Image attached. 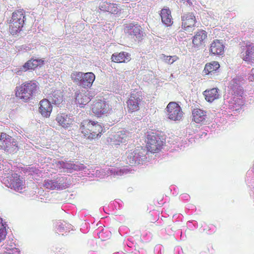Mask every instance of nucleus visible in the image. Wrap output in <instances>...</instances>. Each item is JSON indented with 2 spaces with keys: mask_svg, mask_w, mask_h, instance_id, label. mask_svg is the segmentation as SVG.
<instances>
[{
  "mask_svg": "<svg viewBox=\"0 0 254 254\" xmlns=\"http://www.w3.org/2000/svg\"><path fill=\"white\" fill-rule=\"evenodd\" d=\"M79 130L84 138L92 140L101 136L103 128L97 122L85 120L81 123Z\"/></svg>",
  "mask_w": 254,
  "mask_h": 254,
  "instance_id": "nucleus-1",
  "label": "nucleus"
},
{
  "mask_svg": "<svg viewBox=\"0 0 254 254\" xmlns=\"http://www.w3.org/2000/svg\"><path fill=\"white\" fill-rule=\"evenodd\" d=\"M16 96L25 101H28L38 92V82L35 81L25 82L18 88L16 87Z\"/></svg>",
  "mask_w": 254,
  "mask_h": 254,
  "instance_id": "nucleus-2",
  "label": "nucleus"
},
{
  "mask_svg": "<svg viewBox=\"0 0 254 254\" xmlns=\"http://www.w3.org/2000/svg\"><path fill=\"white\" fill-rule=\"evenodd\" d=\"M147 151L142 147H137L133 151L130 150L126 153V161L130 166L142 164L146 159Z\"/></svg>",
  "mask_w": 254,
  "mask_h": 254,
  "instance_id": "nucleus-3",
  "label": "nucleus"
},
{
  "mask_svg": "<svg viewBox=\"0 0 254 254\" xmlns=\"http://www.w3.org/2000/svg\"><path fill=\"white\" fill-rule=\"evenodd\" d=\"M165 141V138L161 133L152 132L147 135V148L150 152L155 153L161 148Z\"/></svg>",
  "mask_w": 254,
  "mask_h": 254,
  "instance_id": "nucleus-4",
  "label": "nucleus"
},
{
  "mask_svg": "<svg viewBox=\"0 0 254 254\" xmlns=\"http://www.w3.org/2000/svg\"><path fill=\"white\" fill-rule=\"evenodd\" d=\"M55 166L58 170L61 172L72 173L73 171H83L85 172V170L86 167L83 164L78 162L73 163L71 161H58L55 162Z\"/></svg>",
  "mask_w": 254,
  "mask_h": 254,
  "instance_id": "nucleus-5",
  "label": "nucleus"
},
{
  "mask_svg": "<svg viewBox=\"0 0 254 254\" xmlns=\"http://www.w3.org/2000/svg\"><path fill=\"white\" fill-rule=\"evenodd\" d=\"M0 149L9 153H14L17 150V141L5 133H1L0 138Z\"/></svg>",
  "mask_w": 254,
  "mask_h": 254,
  "instance_id": "nucleus-6",
  "label": "nucleus"
},
{
  "mask_svg": "<svg viewBox=\"0 0 254 254\" xmlns=\"http://www.w3.org/2000/svg\"><path fill=\"white\" fill-rule=\"evenodd\" d=\"M126 34L131 38L140 40L144 36V33L141 26L138 24L129 23L124 28Z\"/></svg>",
  "mask_w": 254,
  "mask_h": 254,
  "instance_id": "nucleus-7",
  "label": "nucleus"
},
{
  "mask_svg": "<svg viewBox=\"0 0 254 254\" xmlns=\"http://www.w3.org/2000/svg\"><path fill=\"white\" fill-rule=\"evenodd\" d=\"M168 118L171 120L180 121L183 116L181 107L176 102H170L167 108Z\"/></svg>",
  "mask_w": 254,
  "mask_h": 254,
  "instance_id": "nucleus-8",
  "label": "nucleus"
},
{
  "mask_svg": "<svg viewBox=\"0 0 254 254\" xmlns=\"http://www.w3.org/2000/svg\"><path fill=\"white\" fill-rule=\"evenodd\" d=\"M126 173V171L125 169L106 167L102 169L96 170L93 174L99 178H104L110 175L122 176Z\"/></svg>",
  "mask_w": 254,
  "mask_h": 254,
  "instance_id": "nucleus-9",
  "label": "nucleus"
},
{
  "mask_svg": "<svg viewBox=\"0 0 254 254\" xmlns=\"http://www.w3.org/2000/svg\"><path fill=\"white\" fill-rule=\"evenodd\" d=\"M241 56L243 60L253 63L254 61V44L248 43L241 47Z\"/></svg>",
  "mask_w": 254,
  "mask_h": 254,
  "instance_id": "nucleus-10",
  "label": "nucleus"
},
{
  "mask_svg": "<svg viewBox=\"0 0 254 254\" xmlns=\"http://www.w3.org/2000/svg\"><path fill=\"white\" fill-rule=\"evenodd\" d=\"M182 27L188 31H190L195 26L196 22L195 17L192 12H189L183 14L182 17Z\"/></svg>",
  "mask_w": 254,
  "mask_h": 254,
  "instance_id": "nucleus-11",
  "label": "nucleus"
},
{
  "mask_svg": "<svg viewBox=\"0 0 254 254\" xmlns=\"http://www.w3.org/2000/svg\"><path fill=\"white\" fill-rule=\"evenodd\" d=\"M109 110V105L105 101L101 100L95 102L92 108L93 113L97 117H100L102 115L107 113Z\"/></svg>",
  "mask_w": 254,
  "mask_h": 254,
  "instance_id": "nucleus-12",
  "label": "nucleus"
},
{
  "mask_svg": "<svg viewBox=\"0 0 254 254\" xmlns=\"http://www.w3.org/2000/svg\"><path fill=\"white\" fill-rule=\"evenodd\" d=\"M44 61L41 59H31L27 61L21 68L18 69L16 73L20 75L22 71H26L28 69H33L36 68L38 66L43 64Z\"/></svg>",
  "mask_w": 254,
  "mask_h": 254,
  "instance_id": "nucleus-13",
  "label": "nucleus"
},
{
  "mask_svg": "<svg viewBox=\"0 0 254 254\" xmlns=\"http://www.w3.org/2000/svg\"><path fill=\"white\" fill-rule=\"evenodd\" d=\"M75 96L76 103L81 105V107L86 105L91 100L89 93L83 90H77L75 93Z\"/></svg>",
  "mask_w": 254,
  "mask_h": 254,
  "instance_id": "nucleus-14",
  "label": "nucleus"
},
{
  "mask_svg": "<svg viewBox=\"0 0 254 254\" xmlns=\"http://www.w3.org/2000/svg\"><path fill=\"white\" fill-rule=\"evenodd\" d=\"M141 100V99L139 94L132 93L127 102V107L129 110L131 112L138 110Z\"/></svg>",
  "mask_w": 254,
  "mask_h": 254,
  "instance_id": "nucleus-15",
  "label": "nucleus"
},
{
  "mask_svg": "<svg viewBox=\"0 0 254 254\" xmlns=\"http://www.w3.org/2000/svg\"><path fill=\"white\" fill-rule=\"evenodd\" d=\"M9 186L8 187L13 189L16 191L21 192L22 190L24 188L23 181L20 178V176H18L17 174H14L9 179Z\"/></svg>",
  "mask_w": 254,
  "mask_h": 254,
  "instance_id": "nucleus-16",
  "label": "nucleus"
},
{
  "mask_svg": "<svg viewBox=\"0 0 254 254\" xmlns=\"http://www.w3.org/2000/svg\"><path fill=\"white\" fill-rule=\"evenodd\" d=\"M207 33L203 30L198 31L193 37L192 43L195 47H200L205 43Z\"/></svg>",
  "mask_w": 254,
  "mask_h": 254,
  "instance_id": "nucleus-17",
  "label": "nucleus"
},
{
  "mask_svg": "<svg viewBox=\"0 0 254 254\" xmlns=\"http://www.w3.org/2000/svg\"><path fill=\"white\" fill-rule=\"evenodd\" d=\"M51 103L49 100L45 99L40 102L39 112L44 117H49L52 110Z\"/></svg>",
  "mask_w": 254,
  "mask_h": 254,
  "instance_id": "nucleus-18",
  "label": "nucleus"
},
{
  "mask_svg": "<svg viewBox=\"0 0 254 254\" xmlns=\"http://www.w3.org/2000/svg\"><path fill=\"white\" fill-rule=\"evenodd\" d=\"M95 79V75L91 72L84 73L79 86L84 88H89L91 87Z\"/></svg>",
  "mask_w": 254,
  "mask_h": 254,
  "instance_id": "nucleus-19",
  "label": "nucleus"
},
{
  "mask_svg": "<svg viewBox=\"0 0 254 254\" xmlns=\"http://www.w3.org/2000/svg\"><path fill=\"white\" fill-rule=\"evenodd\" d=\"M224 48L222 42L216 39L210 44L209 51L213 55H222L224 53Z\"/></svg>",
  "mask_w": 254,
  "mask_h": 254,
  "instance_id": "nucleus-20",
  "label": "nucleus"
},
{
  "mask_svg": "<svg viewBox=\"0 0 254 254\" xmlns=\"http://www.w3.org/2000/svg\"><path fill=\"white\" fill-rule=\"evenodd\" d=\"M57 190H64L67 188L70 184L69 179L64 176H58L54 178Z\"/></svg>",
  "mask_w": 254,
  "mask_h": 254,
  "instance_id": "nucleus-21",
  "label": "nucleus"
},
{
  "mask_svg": "<svg viewBox=\"0 0 254 254\" xmlns=\"http://www.w3.org/2000/svg\"><path fill=\"white\" fill-rule=\"evenodd\" d=\"M230 88L232 94L238 97H242L244 93L242 87L240 85V81L236 78L233 79L230 83Z\"/></svg>",
  "mask_w": 254,
  "mask_h": 254,
  "instance_id": "nucleus-22",
  "label": "nucleus"
},
{
  "mask_svg": "<svg viewBox=\"0 0 254 254\" xmlns=\"http://www.w3.org/2000/svg\"><path fill=\"white\" fill-rule=\"evenodd\" d=\"M192 120L197 124H204L205 122L206 112L199 109H194L192 111Z\"/></svg>",
  "mask_w": 254,
  "mask_h": 254,
  "instance_id": "nucleus-23",
  "label": "nucleus"
},
{
  "mask_svg": "<svg viewBox=\"0 0 254 254\" xmlns=\"http://www.w3.org/2000/svg\"><path fill=\"white\" fill-rule=\"evenodd\" d=\"M112 61L116 63H125L130 60V55L127 52H122L120 53L113 54Z\"/></svg>",
  "mask_w": 254,
  "mask_h": 254,
  "instance_id": "nucleus-24",
  "label": "nucleus"
},
{
  "mask_svg": "<svg viewBox=\"0 0 254 254\" xmlns=\"http://www.w3.org/2000/svg\"><path fill=\"white\" fill-rule=\"evenodd\" d=\"M56 121L63 127H68L73 123L72 117L67 115H58L56 118Z\"/></svg>",
  "mask_w": 254,
  "mask_h": 254,
  "instance_id": "nucleus-25",
  "label": "nucleus"
},
{
  "mask_svg": "<svg viewBox=\"0 0 254 254\" xmlns=\"http://www.w3.org/2000/svg\"><path fill=\"white\" fill-rule=\"evenodd\" d=\"M160 16L162 23L165 25L169 26L172 24V17L169 9L163 8L161 11Z\"/></svg>",
  "mask_w": 254,
  "mask_h": 254,
  "instance_id": "nucleus-26",
  "label": "nucleus"
},
{
  "mask_svg": "<svg viewBox=\"0 0 254 254\" xmlns=\"http://www.w3.org/2000/svg\"><path fill=\"white\" fill-rule=\"evenodd\" d=\"M48 100L51 104L59 105L63 101L62 93L60 90L55 91L49 95Z\"/></svg>",
  "mask_w": 254,
  "mask_h": 254,
  "instance_id": "nucleus-27",
  "label": "nucleus"
},
{
  "mask_svg": "<svg viewBox=\"0 0 254 254\" xmlns=\"http://www.w3.org/2000/svg\"><path fill=\"white\" fill-rule=\"evenodd\" d=\"M203 94L205 96V99L209 102H212L219 97L217 89L216 88L206 90L203 92Z\"/></svg>",
  "mask_w": 254,
  "mask_h": 254,
  "instance_id": "nucleus-28",
  "label": "nucleus"
},
{
  "mask_svg": "<svg viewBox=\"0 0 254 254\" xmlns=\"http://www.w3.org/2000/svg\"><path fill=\"white\" fill-rule=\"evenodd\" d=\"M55 229L57 233H62L64 231H69L72 226L70 224H67L64 221H57L54 223Z\"/></svg>",
  "mask_w": 254,
  "mask_h": 254,
  "instance_id": "nucleus-29",
  "label": "nucleus"
},
{
  "mask_svg": "<svg viewBox=\"0 0 254 254\" xmlns=\"http://www.w3.org/2000/svg\"><path fill=\"white\" fill-rule=\"evenodd\" d=\"M24 23L20 22H15L10 21L9 22V32L11 34L15 35L19 32L23 26Z\"/></svg>",
  "mask_w": 254,
  "mask_h": 254,
  "instance_id": "nucleus-30",
  "label": "nucleus"
},
{
  "mask_svg": "<svg viewBox=\"0 0 254 254\" xmlns=\"http://www.w3.org/2000/svg\"><path fill=\"white\" fill-rule=\"evenodd\" d=\"M114 138L118 142L125 143L129 139V133L125 130H121L115 135Z\"/></svg>",
  "mask_w": 254,
  "mask_h": 254,
  "instance_id": "nucleus-31",
  "label": "nucleus"
},
{
  "mask_svg": "<svg viewBox=\"0 0 254 254\" xmlns=\"http://www.w3.org/2000/svg\"><path fill=\"white\" fill-rule=\"evenodd\" d=\"M25 20V15L22 11L17 10L12 13L11 21L15 22L24 23Z\"/></svg>",
  "mask_w": 254,
  "mask_h": 254,
  "instance_id": "nucleus-32",
  "label": "nucleus"
},
{
  "mask_svg": "<svg viewBox=\"0 0 254 254\" xmlns=\"http://www.w3.org/2000/svg\"><path fill=\"white\" fill-rule=\"evenodd\" d=\"M220 67V65L217 62H213L211 63L207 64L205 65L204 71L206 73H210L216 71Z\"/></svg>",
  "mask_w": 254,
  "mask_h": 254,
  "instance_id": "nucleus-33",
  "label": "nucleus"
},
{
  "mask_svg": "<svg viewBox=\"0 0 254 254\" xmlns=\"http://www.w3.org/2000/svg\"><path fill=\"white\" fill-rule=\"evenodd\" d=\"M84 73L82 72L74 71L71 73V78L74 82L79 86Z\"/></svg>",
  "mask_w": 254,
  "mask_h": 254,
  "instance_id": "nucleus-34",
  "label": "nucleus"
},
{
  "mask_svg": "<svg viewBox=\"0 0 254 254\" xmlns=\"http://www.w3.org/2000/svg\"><path fill=\"white\" fill-rule=\"evenodd\" d=\"M108 9L107 12L112 14H117L121 11L120 7L116 3H109Z\"/></svg>",
  "mask_w": 254,
  "mask_h": 254,
  "instance_id": "nucleus-35",
  "label": "nucleus"
},
{
  "mask_svg": "<svg viewBox=\"0 0 254 254\" xmlns=\"http://www.w3.org/2000/svg\"><path fill=\"white\" fill-rule=\"evenodd\" d=\"M161 59H162L165 63L168 64H172L174 62L176 61L178 59V58L176 56H167L162 54L161 56Z\"/></svg>",
  "mask_w": 254,
  "mask_h": 254,
  "instance_id": "nucleus-36",
  "label": "nucleus"
},
{
  "mask_svg": "<svg viewBox=\"0 0 254 254\" xmlns=\"http://www.w3.org/2000/svg\"><path fill=\"white\" fill-rule=\"evenodd\" d=\"M43 185L47 189L52 190H56L54 178L51 180H45L44 182Z\"/></svg>",
  "mask_w": 254,
  "mask_h": 254,
  "instance_id": "nucleus-37",
  "label": "nucleus"
},
{
  "mask_svg": "<svg viewBox=\"0 0 254 254\" xmlns=\"http://www.w3.org/2000/svg\"><path fill=\"white\" fill-rule=\"evenodd\" d=\"M109 4V2L107 1L102 0L99 3V8L101 11H107Z\"/></svg>",
  "mask_w": 254,
  "mask_h": 254,
  "instance_id": "nucleus-38",
  "label": "nucleus"
},
{
  "mask_svg": "<svg viewBox=\"0 0 254 254\" xmlns=\"http://www.w3.org/2000/svg\"><path fill=\"white\" fill-rule=\"evenodd\" d=\"M3 249H5L6 250V251H4L3 253H0V254H20L19 252L16 248H9L8 249L7 248H5L4 247H3Z\"/></svg>",
  "mask_w": 254,
  "mask_h": 254,
  "instance_id": "nucleus-39",
  "label": "nucleus"
},
{
  "mask_svg": "<svg viewBox=\"0 0 254 254\" xmlns=\"http://www.w3.org/2000/svg\"><path fill=\"white\" fill-rule=\"evenodd\" d=\"M237 99H238V98H237L236 100H234V102H232V103H231V105H229V108L233 109V110H236V111L239 110L240 105L241 104H242L243 103V102L241 101V104H238V105H237L235 103V102H236V100Z\"/></svg>",
  "mask_w": 254,
  "mask_h": 254,
  "instance_id": "nucleus-40",
  "label": "nucleus"
},
{
  "mask_svg": "<svg viewBox=\"0 0 254 254\" xmlns=\"http://www.w3.org/2000/svg\"><path fill=\"white\" fill-rule=\"evenodd\" d=\"M249 79L251 81L254 80V68L251 70V73L249 76Z\"/></svg>",
  "mask_w": 254,
  "mask_h": 254,
  "instance_id": "nucleus-41",
  "label": "nucleus"
},
{
  "mask_svg": "<svg viewBox=\"0 0 254 254\" xmlns=\"http://www.w3.org/2000/svg\"><path fill=\"white\" fill-rule=\"evenodd\" d=\"M0 223L1 224V226L3 227V228H5V229H6V226H7V224L6 222L3 223V220L2 218L0 219Z\"/></svg>",
  "mask_w": 254,
  "mask_h": 254,
  "instance_id": "nucleus-42",
  "label": "nucleus"
},
{
  "mask_svg": "<svg viewBox=\"0 0 254 254\" xmlns=\"http://www.w3.org/2000/svg\"><path fill=\"white\" fill-rule=\"evenodd\" d=\"M65 252L64 250H63L62 249H60L58 251V252L57 253H56L55 254H65Z\"/></svg>",
  "mask_w": 254,
  "mask_h": 254,
  "instance_id": "nucleus-43",
  "label": "nucleus"
},
{
  "mask_svg": "<svg viewBox=\"0 0 254 254\" xmlns=\"http://www.w3.org/2000/svg\"><path fill=\"white\" fill-rule=\"evenodd\" d=\"M182 198H184L185 199H188L190 197L189 195L188 194H184L181 195Z\"/></svg>",
  "mask_w": 254,
  "mask_h": 254,
  "instance_id": "nucleus-44",
  "label": "nucleus"
},
{
  "mask_svg": "<svg viewBox=\"0 0 254 254\" xmlns=\"http://www.w3.org/2000/svg\"><path fill=\"white\" fill-rule=\"evenodd\" d=\"M182 0L184 1V0ZM184 1H186L187 2V3L188 4H189L190 5L192 4V3L191 0H184Z\"/></svg>",
  "mask_w": 254,
  "mask_h": 254,
  "instance_id": "nucleus-45",
  "label": "nucleus"
},
{
  "mask_svg": "<svg viewBox=\"0 0 254 254\" xmlns=\"http://www.w3.org/2000/svg\"><path fill=\"white\" fill-rule=\"evenodd\" d=\"M161 249L160 246H156L155 248V251L157 250H160Z\"/></svg>",
  "mask_w": 254,
  "mask_h": 254,
  "instance_id": "nucleus-46",
  "label": "nucleus"
}]
</instances>
